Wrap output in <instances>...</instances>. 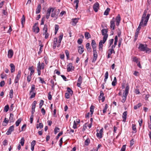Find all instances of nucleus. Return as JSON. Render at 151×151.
I'll use <instances>...</instances> for the list:
<instances>
[{"instance_id":"nucleus-1","label":"nucleus","mask_w":151,"mask_h":151,"mask_svg":"<svg viewBox=\"0 0 151 151\" xmlns=\"http://www.w3.org/2000/svg\"><path fill=\"white\" fill-rule=\"evenodd\" d=\"M129 88L128 85L127 84L125 91L123 93V95L122 96V97L123 98L121 101L123 103H124L126 100L127 96L129 93Z\"/></svg>"},{"instance_id":"nucleus-2","label":"nucleus","mask_w":151,"mask_h":151,"mask_svg":"<svg viewBox=\"0 0 151 151\" xmlns=\"http://www.w3.org/2000/svg\"><path fill=\"white\" fill-rule=\"evenodd\" d=\"M150 16V14H148L147 15V17L145 18V20L144 21V24H143V23L142 22H140L139 26L138 27V28L136 30V31L139 32L141 28V26L142 25L143 27H144L145 26H146L147 24V22L148 21V20L149 19Z\"/></svg>"},{"instance_id":"nucleus-3","label":"nucleus","mask_w":151,"mask_h":151,"mask_svg":"<svg viewBox=\"0 0 151 151\" xmlns=\"http://www.w3.org/2000/svg\"><path fill=\"white\" fill-rule=\"evenodd\" d=\"M52 13L51 14V17L54 18V20H56L58 17V14L60 13V10L59 9L58 10L55 9V8H52Z\"/></svg>"},{"instance_id":"nucleus-4","label":"nucleus","mask_w":151,"mask_h":151,"mask_svg":"<svg viewBox=\"0 0 151 151\" xmlns=\"http://www.w3.org/2000/svg\"><path fill=\"white\" fill-rule=\"evenodd\" d=\"M48 28L47 26V24H45L44 25V27L43 29V35H45V38L47 39L48 38L49 34L47 32Z\"/></svg>"},{"instance_id":"nucleus-5","label":"nucleus","mask_w":151,"mask_h":151,"mask_svg":"<svg viewBox=\"0 0 151 151\" xmlns=\"http://www.w3.org/2000/svg\"><path fill=\"white\" fill-rule=\"evenodd\" d=\"M106 38L104 37V38H103V40H101L100 41L99 43V49L100 51H101L103 50V44H104L106 41Z\"/></svg>"},{"instance_id":"nucleus-6","label":"nucleus","mask_w":151,"mask_h":151,"mask_svg":"<svg viewBox=\"0 0 151 151\" xmlns=\"http://www.w3.org/2000/svg\"><path fill=\"white\" fill-rule=\"evenodd\" d=\"M101 32L102 35L104 36L103 38L105 37L106 40L108 37V34L107 33L108 29H104L101 30Z\"/></svg>"},{"instance_id":"nucleus-7","label":"nucleus","mask_w":151,"mask_h":151,"mask_svg":"<svg viewBox=\"0 0 151 151\" xmlns=\"http://www.w3.org/2000/svg\"><path fill=\"white\" fill-rule=\"evenodd\" d=\"M115 19L113 18L110 21V27L111 29V30L113 31L114 29V27H115Z\"/></svg>"},{"instance_id":"nucleus-8","label":"nucleus","mask_w":151,"mask_h":151,"mask_svg":"<svg viewBox=\"0 0 151 151\" xmlns=\"http://www.w3.org/2000/svg\"><path fill=\"white\" fill-rule=\"evenodd\" d=\"M14 126L13 125L9 127L6 134L7 135L11 134L12 132L14 131Z\"/></svg>"},{"instance_id":"nucleus-9","label":"nucleus","mask_w":151,"mask_h":151,"mask_svg":"<svg viewBox=\"0 0 151 151\" xmlns=\"http://www.w3.org/2000/svg\"><path fill=\"white\" fill-rule=\"evenodd\" d=\"M63 37V33H60V36L59 37V40L58 41V45L57 47H59L60 45V43Z\"/></svg>"},{"instance_id":"nucleus-10","label":"nucleus","mask_w":151,"mask_h":151,"mask_svg":"<svg viewBox=\"0 0 151 151\" xmlns=\"http://www.w3.org/2000/svg\"><path fill=\"white\" fill-rule=\"evenodd\" d=\"M78 51L80 54H82L84 52V47L83 45H81L78 47Z\"/></svg>"},{"instance_id":"nucleus-11","label":"nucleus","mask_w":151,"mask_h":151,"mask_svg":"<svg viewBox=\"0 0 151 151\" xmlns=\"http://www.w3.org/2000/svg\"><path fill=\"white\" fill-rule=\"evenodd\" d=\"M104 94L103 92V91H101L100 92V95L99 96V100H101L102 102H104V101L105 99V97L104 96Z\"/></svg>"},{"instance_id":"nucleus-12","label":"nucleus","mask_w":151,"mask_h":151,"mask_svg":"<svg viewBox=\"0 0 151 151\" xmlns=\"http://www.w3.org/2000/svg\"><path fill=\"white\" fill-rule=\"evenodd\" d=\"M52 8H50L47 9L46 14V18L47 19H48L50 16V14Z\"/></svg>"},{"instance_id":"nucleus-13","label":"nucleus","mask_w":151,"mask_h":151,"mask_svg":"<svg viewBox=\"0 0 151 151\" xmlns=\"http://www.w3.org/2000/svg\"><path fill=\"white\" fill-rule=\"evenodd\" d=\"M93 9L95 12H97L98 11V9L99 8V4L98 2H96L94 4L93 6Z\"/></svg>"},{"instance_id":"nucleus-14","label":"nucleus","mask_w":151,"mask_h":151,"mask_svg":"<svg viewBox=\"0 0 151 151\" xmlns=\"http://www.w3.org/2000/svg\"><path fill=\"white\" fill-rule=\"evenodd\" d=\"M37 68L40 70L43 69L44 68V64L42 63L40 64V62H39L37 64Z\"/></svg>"},{"instance_id":"nucleus-15","label":"nucleus","mask_w":151,"mask_h":151,"mask_svg":"<svg viewBox=\"0 0 151 151\" xmlns=\"http://www.w3.org/2000/svg\"><path fill=\"white\" fill-rule=\"evenodd\" d=\"M147 47V45L145 46L144 45L142 44H140L139 45V48L140 50L142 51H145L146 48Z\"/></svg>"},{"instance_id":"nucleus-16","label":"nucleus","mask_w":151,"mask_h":151,"mask_svg":"<svg viewBox=\"0 0 151 151\" xmlns=\"http://www.w3.org/2000/svg\"><path fill=\"white\" fill-rule=\"evenodd\" d=\"M115 19L116 20V25L117 26H118L119 25L121 20V17L119 14L118 15Z\"/></svg>"},{"instance_id":"nucleus-17","label":"nucleus","mask_w":151,"mask_h":151,"mask_svg":"<svg viewBox=\"0 0 151 151\" xmlns=\"http://www.w3.org/2000/svg\"><path fill=\"white\" fill-rule=\"evenodd\" d=\"M41 9L42 7L41 5L40 4H38L36 11V14H39L40 12Z\"/></svg>"},{"instance_id":"nucleus-18","label":"nucleus","mask_w":151,"mask_h":151,"mask_svg":"<svg viewBox=\"0 0 151 151\" xmlns=\"http://www.w3.org/2000/svg\"><path fill=\"white\" fill-rule=\"evenodd\" d=\"M79 19V18H78L72 19V25L73 26H75L78 22Z\"/></svg>"},{"instance_id":"nucleus-19","label":"nucleus","mask_w":151,"mask_h":151,"mask_svg":"<svg viewBox=\"0 0 151 151\" xmlns=\"http://www.w3.org/2000/svg\"><path fill=\"white\" fill-rule=\"evenodd\" d=\"M58 42V39L57 37H55L54 38L53 40V48L54 49L56 48L57 46V43Z\"/></svg>"},{"instance_id":"nucleus-20","label":"nucleus","mask_w":151,"mask_h":151,"mask_svg":"<svg viewBox=\"0 0 151 151\" xmlns=\"http://www.w3.org/2000/svg\"><path fill=\"white\" fill-rule=\"evenodd\" d=\"M32 29L34 32H35L36 33H37L39 32L40 29L38 27L33 26Z\"/></svg>"},{"instance_id":"nucleus-21","label":"nucleus","mask_w":151,"mask_h":151,"mask_svg":"<svg viewBox=\"0 0 151 151\" xmlns=\"http://www.w3.org/2000/svg\"><path fill=\"white\" fill-rule=\"evenodd\" d=\"M72 63H69L67 65V71L68 72L72 70Z\"/></svg>"},{"instance_id":"nucleus-22","label":"nucleus","mask_w":151,"mask_h":151,"mask_svg":"<svg viewBox=\"0 0 151 151\" xmlns=\"http://www.w3.org/2000/svg\"><path fill=\"white\" fill-rule=\"evenodd\" d=\"M146 13H147V11L145 10L144 11V12L143 15L142 16V19H141V21L140 22H144V21L145 19V18L147 17V16L146 17Z\"/></svg>"},{"instance_id":"nucleus-23","label":"nucleus","mask_w":151,"mask_h":151,"mask_svg":"<svg viewBox=\"0 0 151 151\" xmlns=\"http://www.w3.org/2000/svg\"><path fill=\"white\" fill-rule=\"evenodd\" d=\"M13 54V51L12 50H9L8 52V56L9 58L12 57Z\"/></svg>"},{"instance_id":"nucleus-24","label":"nucleus","mask_w":151,"mask_h":151,"mask_svg":"<svg viewBox=\"0 0 151 151\" xmlns=\"http://www.w3.org/2000/svg\"><path fill=\"white\" fill-rule=\"evenodd\" d=\"M40 43H39V46H40V50L38 52V54H40L42 52V47H43V45L42 44L40 40L39 41Z\"/></svg>"},{"instance_id":"nucleus-25","label":"nucleus","mask_w":151,"mask_h":151,"mask_svg":"<svg viewBox=\"0 0 151 151\" xmlns=\"http://www.w3.org/2000/svg\"><path fill=\"white\" fill-rule=\"evenodd\" d=\"M10 66L11 67V72L13 73L15 71V66L13 63H11L10 65Z\"/></svg>"},{"instance_id":"nucleus-26","label":"nucleus","mask_w":151,"mask_h":151,"mask_svg":"<svg viewBox=\"0 0 151 151\" xmlns=\"http://www.w3.org/2000/svg\"><path fill=\"white\" fill-rule=\"evenodd\" d=\"M127 112L126 111H124L123 114L122 118L123 119V122H125L127 118Z\"/></svg>"},{"instance_id":"nucleus-27","label":"nucleus","mask_w":151,"mask_h":151,"mask_svg":"<svg viewBox=\"0 0 151 151\" xmlns=\"http://www.w3.org/2000/svg\"><path fill=\"white\" fill-rule=\"evenodd\" d=\"M14 114L11 113L10 114V117L9 118V121L10 123L13 122H14Z\"/></svg>"},{"instance_id":"nucleus-28","label":"nucleus","mask_w":151,"mask_h":151,"mask_svg":"<svg viewBox=\"0 0 151 151\" xmlns=\"http://www.w3.org/2000/svg\"><path fill=\"white\" fill-rule=\"evenodd\" d=\"M86 47L88 52H91V49L90 46V44L89 43H87L86 44Z\"/></svg>"},{"instance_id":"nucleus-29","label":"nucleus","mask_w":151,"mask_h":151,"mask_svg":"<svg viewBox=\"0 0 151 151\" xmlns=\"http://www.w3.org/2000/svg\"><path fill=\"white\" fill-rule=\"evenodd\" d=\"M91 45L92 48H96V44L95 40H92Z\"/></svg>"},{"instance_id":"nucleus-30","label":"nucleus","mask_w":151,"mask_h":151,"mask_svg":"<svg viewBox=\"0 0 151 151\" xmlns=\"http://www.w3.org/2000/svg\"><path fill=\"white\" fill-rule=\"evenodd\" d=\"M109 50L110 51V52H109L108 55L107 56V58H109L111 57V54L113 53L114 54L115 53V51L113 50Z\"/></svg>"},{"instance_id":"nucleus-31","label":"nucleus","mask_w":151,"mask_h":151,"mask_svg":"<svg viewBox=\"0 0 151 151\" xmlns=\"http://www.w3.org/2000/svg\"><path fill=\"white\" fill-rule=\"evenodd\" d=\"M67 91H68V93L69 94H70L71 96L72 95L73 93V91L70 88L68 87L67 88Z\"/></svg>"},{"instance_id":"nucleus-32","label":"nucleus","mask_w":151,"mask_h":151,"mask_svg":"<svg viewBox=\"0 0 151 151\" xmlns=\"http://www.w3.org/2000/svg\"><path fill=\"white\" fill-rule=\"evenodd\" d=\"M21 71L20 70H19L18 71V74L17 75L15 78L19 80L21 77Z\"/></svg>"},{"instance_id":"nucleus-33","label":"nucleus","mask_w":151,"mask_h":151,"mask_svg":"<svg viewBox=\"0 0 151 151\" xmlns=\"http://www.w3.org/2000/svg\"><path fill=\"white\" fill-rule=\"evenodd\" d=\"M29 70L30 71V74L32 75L35 72L34 70L33 69V68L32 66L28 68Z\"/></svg>"},{"instance_id":"nucleus-34","label":"nucleus","mask_w":151,"mask_h":151,"mask_svg":"<svg viewBox=\"0 0 151 151\" xmlns=\"http://www.w3.org/2000/svg\"><path fill=\"white\" fill-rule=\"evenodd\" d=\"M94 108V106L93 105H91L90 107V111L91 112V116L93 114Z\"/></svg>"},{"instance_id":"nucleus-35","label":"nucleus","mask_w":151,"mask_h":151,"mask_svg":"<svg viewBox=\"0 0 151 151\" xmlns=\"http://www.w3.org/2000/svg\"><path fill=\"white\" fill-rule=\"evenodd\" d=\"M117 83V80L116 77H115L114 78L113 81L112 82V85L113 86H116Z\"/></svg>"},{"instance_id":"nucleus-36","label":"nucleus","mask_w":151,"mask_h":151,"mask_svg":"<svg viewBox=\"0 0 151 151\" xmlns=\"http://www.w3.org/2000/svg\"><path fill=\"white\" fill-rule=\"evenodd\" d=\"M85 37L88 39L91 37V35L89 32H86L85 33Z\"/></svg>"},{"instance_id":"nucleus-37","label":"nucleus","mask_w":151,"mask_h":151,"mask_svg":"<svg viewBox=\"0 0 151 151\" xmlns=\"http://www.w3.org/2000/svg\"><path fill=\"white\" fill-rule=\"evenodd\" d=\"M22 121V119H21L19 118L18 119L16 122L15 124L16 125L17 127H18L19 126V124Z\"/></svg>"},{"instance_id":"nucleus-38","label":"nucleus","mask_w":151,"mask_h":151,"mask_svg":"<svg viewBox=\"0 0 151 151\" xmlns=\"http://www.w3.org/2000/svg\"><path fill=\"white\" fill-rule=\"evenodd\" d=\"M59 26L58 25L56 24L55 27V34L56 35L58 30Z\"/></svg>"},{"instance_id":"nucleus-39","label":"nucleus","mask_w":151,"mask_h":151,"mask_svg":"<svg viewBox=\"0 0 151 151\" xmlns=\"http://www.w3.org/2000/svg\"><path fill=\"white\" fill-rule=\"evenodd\" d=\"M79 0H75L74 1V3L76 4V5L75 6V9H77L78 8V3H79Z\"/></svg>"},{"instance_id":"nucleus-40","label":"nucleus","mask_w":151,"mask_h":151,"mask_svg":"<svg viewBox=\"0 0 151 151\" xmlns=\"http://www.w3.org/2000/svg\"><path fill=\"white\" fill-rule=\"evenodd\" d=\"M1 77L2 79L4 78L6 79L7 78V76L6 74L3 73L1 74Z\"/></svg>"},{"instance_id":"nucleus-41","label":"nucleus","mask_w":151,"mask_h":151,"mask_svg":"<svg viewBox=\"0 0 151 151\" xmlns=\"http://www.w3.org/2000/svg\"><path fill=\"white\" fill-rule=\"evenodd\" d=\"M35 85L33 84L32 86V87L31 88V89L29 91L30 94L32 92H33L35 90Z\"/></svg>"},{"instance_id":"nucleus-42","label":"nucleus","mask_w":151,"mask_h":151,"mask_svg":"<svg viewBox=\"0 0 151 151\" xmlns=\"http://www.w3.org/2000/svg\"><path fill=\"white\" fill-rule=\"evenodd\" d=\"M25 22V17L23 15L21 18V22L22 25H23V24Z\"/></svg>"},{"instance_id":"nucleus-43","label":"nucleus","mask_w":151,"mask_h":151,"mask_svg":"<svg viewBox=\"0 0 151 151\" xmlns=\"http://www.w3.org/2000/svg\"><path fill=\"white\" fill-rule=\"evenodd\" d=\"M37 104V102L36 101H33L32 104V109H35L36 107V104Z\"/></svg>"},{"instance_id":"nucleus-44","label":"nucleus","mask_w":151,"mask_h":151,"mask_svg":"<svg viewBox=\"0 0 151 151\" xmlns=\"http://www.w3.org/2000/svg\"><path fill=\"white\" fill-rule=\"evenodd\" d=\"M9 97L10 98L12 99L13 98V89H11L9 92Z\"/></svg>"},{"instance_id":"nucleus-45","label":"nucleus","mask_w":151,"mask_h":151,"mask_svg":"<svg viewBox=\"0 0 151 151\" xmlns=\"http://www.w3.org/2000/svg\"><path fill=\"white\" fill-rule=\"evenodd\" d=\"M141 106V104L139 103L138 104L134 106V109L135 110L137 109V108H139Z\"/></svg>"},{"instance_id":"nucleus-46","label":"nucleus","mask_w":151,"mask_h":151,"mask_svg":"<svg viewBox=\"0 0 151 151\" xmlns=\"http://www.w3.org/2000/svg\"><path fill=\"white\" fill-rule=\"evenodd\" d=\"M110 9L109 8H107L105 11L104 14L106 15H107L109 14V13L110 11Z\"/></svg>"},{"instance_id":"nucleus-47","label":"nucleus","mask_w":151,"mask_h":151,"mask_svg":"<svg viewBox=\"0 0 151 151\" xmlns=\"http://www.w3.org/2000/svg\"><path fill=\"white\" fill-rule=\"evenodd\" d=\"M136 125L135 124H132V128L134 131V133H136L137 132L136 130Z\"/></svg>"},{"instance_id":"nucleus-48","label":"nucleus","mask_w":151,"mask_h":151,"mask_svg":"<svg viewBox=\"0 0 151 151\" xmlns=\"http://www.w3.org/2000/svg\"><path fill=\"white\" fill-rule=\"evenodd\" d=\"M93 58L92 62H94L96 61L97 59L98 55L97 54H93Z\"/></svg>"},{"instance_id":"nucleus-49","label":"nucleus","mask_w":151,"mask_h":151,"mask_svg":"<svg viewBox=\"0 0 151 151\" xmlns=\"http://www.w3.org/2000/svg\"><path fill=\"white\" fill-rule=\"evenodd\" d=\"M50 83L52 84L51 85V88H52V89H53L54 87L55 86V82L54 80L53 79H51L50 81Z\"/></svg>"},{"instance_id":"nucleus-50","label":"nucleus","mask_w":151,"mask_h":151,"mask_svg":"<svg viewBox=\"0 0 151 151\" xmlns=\"http://www.w3.org/2000/svg\"><path fill=\"white\" fill-rule=\"evenodd\" d=\"M32 75H31L30 74L28 75L27 77V81L28 83H29L31 81V80L32 78Z\"/></svg>"},{"instance_id":"nucleus-51","label":"nucleus","mask_w":151,"mask_h":151,"mask_svg":"<svg viewBox=\"0 0 151 151\" xmlns=\"http://www.w3.org/2000/svg\"><path fill=\"white\" fill-rule=\"evenodd\" d=\"M108 107V105L107 104H105V106L103 111V113L105 114L106 112Z\"/></svg>"},{"instance_id":"nucleus-52","label":"nucleus","mask_w":151,"mask_h":151,"mask_svg":"<svg viewBox=\"0 0 151 151\" xmlns=\"http://www.w3.org/2000/svg\"><path fill=\"white\" fill-rule=\"evenodd\" d=\"M60 129L57 127H56L54 130V132L55 134H56L59 131Z\"/></svg>"},{"instance_id":"nucleus-53","label":"nucleus","mask_w":151,"mask_h":151,"mask_svg":"<svg viewBox=\"0 0 151 151\" xmlns=\"http://www.w3.org/2000/svg\"><path fill=\"white\" fill-rule=\"evenodd\" d=\"M39 78L40 79V82H41L42 84H46V82L44 81L43 78H42L41 77H39Z\"/></svg>"},{"instance_id":"nucleus-54","label":"nucleus","mask_w":151,"mask_h":151,"mask_svg":"<svg viewBox=\"0 0 151 151\" xmlns=\"http://www.w3.org/2000/svg\"><path fill=\"white\" fill-rule=\"evenodd\" d=\"M24 138L23 137H22L21 138L20 142V143L21 144V145L22 146H23L24 145Z\"/></svg>"},{"instance_id":"nucleus-55","label":"nucleus","mask_w":151,"mask_h":151,"mask_svg":"<svg viewBox=\"0 0 151 151\" xmlns=\"http://www.w3.org/2000/svg\"><path fill=\"white\" fill-rule=\"evenodd\" d=\"M44 103V101L43 100H41L39 104V108L41 109Z\"/></svg>"},{"instance_id":"nucleus-56","label":"nucleus","mask_w":151,"mask_h":151,"mask_svg":"<svg viewBox=\"0 0 151 151\" xmlns=\"http://www.w3.org/2000/svg\"><path fill=\"white\" fill-rule=\"evenodd\" d=\"M114 41V40L113 39H111L109 40V47L111 46V45L113 44Z\"/></svg>"},{"instance_id":"nucleus-57","label":"nucleus","mask_w":151,"mask_h":151,"mask_svg":"<svg viewBox=\"0 0 151 151\" xmlns=\"http://www.w3.org/2000/svg\"><path fill=\"white\" fill-rule=\"evenodd\" d=\"M9 109V106L8 105H7L4 108V111H5L6 112L8 111Z\"/></svg>"},{"instance_id":"nucleus-58","label":"nucleus","mask_w":151,"mask_h":151,"mask_svg":"<svg viewBox=\"0 0 151 151\" xmlns=\"http://www.w3.org/2000/svg\"><path fill=\"white\" fill-rule=\"evenodd\" d=\"M96 136L98 137L99 138H101L102 137V134L100 133L97 132L96 133Z\"/></svg>"},{"instance_id":"nucleus-59","label":"nucleus","mask_w":151,"mask_h":151,"mask_svg":"<svg viewBox=\"0 0 151 151\" xmlns=\"http://www.w3.org/2000/svg\"><path fill=\"white\" fill-rule=\"evenodd\" d=\"M133 61L136 62V63H138V59L136 57H134L133 58Z\"/></svg>"},{"instance_id":"nucleus-60","label":"nucleus","mask_w":151,"mask_h":151,"mask_svg":"<svg viewBox=\"0 0 151 151\" xmlns=\"http://www.w3.org/2000/svg\"><path fill=\"white\" fill-rule=\"evenodd\" d=\"M65 53L67 57V58L68 59L69 58V53L68 51V50H66L65 51Z\"/></svg>"},{"instance_id":"nucleus-61","label":"nucleus","mask_w":151,"mask_h":151,"mask_svg":"<svg viewBox=\"0 0 151 151\" xmlns=\"http://www.w3.org/2000/svg\"><path fill=\"white\" fill-rule=\"evenodd\" d=\"M65 97L67 99L70 98V94L68 93H66L65 94Z\"/></svg>"},{"instance_id":"nucleus-62","label":"nucleus","mask_w":151,"mask_h":151,"mask_svg":"<svg viewBox=\"0 0 151 151\" xmlns=\"http://www.w3.org/2000/svg\"><path fill=\"white\" fill-rule=\"evenodd\" d=\"M90 143V139H87L85 141V145H88V144Z\"/></svg>"},{"instance_id":"nucleus-63","label":"nucleus","mask_w":151,"mask_h":151,"mask_svg":"<svg viewBox=\"0 0 151 151\" xmlns=\"http://www.w3.org/2000/svg\"><path fill=\"white\" fill-rule=\"evenodd\" d=\"M51 92L50 91L48 93V99L49 100H51L52 99V96L51 95Z\"/></svg>"},{"instance_id":"nucleus-64","label":"nucleus","mask_w":151,"mask_h":151,"mask_svg":"<svg viewBox=\"0 0 151 151\" xmlns=\"http://www.w3.org/2000/svg\"><path fill=\"white\" fill-rule=\"evenodd\" d=\"M83 41V40L82 39L79 38L78 40L77 41V42L79 44L81 45V44L82 43Z\"/></svg>"}]
</instances>
